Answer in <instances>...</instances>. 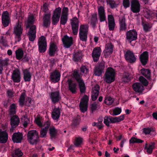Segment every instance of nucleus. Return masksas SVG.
<instances>
[{
  "label": "nucleus",
  "instance_id": "1",
  "mask_svg": "<svg viewBox=\"0 0 157 157\" xmlns=\"http://www.w3.org/2000/svg\"><path fill=\"white\" fill-rule=\"evenodd\" d=\"M27 136L29 142L31 145L36 144L40 141L38 132L36 130L29 131Z\"/></svg>",
  "mask_w": 157,
  "mask_h": 157
},
{
  "label": "nucleus",
  "instance_id": "2",
  "mask_svg": "<svg viewBox=\"0 0 157 157\" xmlns=\"http://www.w3.org/2000/svg\"><path fill=\"white\" fill-rule=\"evenodd\" d=\"M22 32L23 29L21 25L19 23H17L13 29V34L15 36L16 42H19L21 40Z\"/></svg>",
  "mask_w": 157,
  "mask_h": 157
},
{
  "label": "nucleus",
  "instance_id": "3",
  "mask_svg": "<svg viewBox=\"0 0 157 157\" xmlns=\"http://www.w3.org/2000/svg\"><path fill=\"white\" fill-rule=\"evenodd\" d=\"M105 78L104 80L107 83H111L115 80V72L111 67L108 68L105 73Z\"/></svg>",
  "mask_w": 157,
  "mask_h": 157
},
{
  "label": "nucleus",
  "instance_id": "4",
  "mask_svg": "<svg viewBox=\"0 0 157 157\" xmlns=\"http://www.w3.org/2000/svg\"><path fill=\"white\" fill-rule=\"evenodd\" d=\"M74 78L76 79L78 84L80 92L81 94L84 93L86 91V87L83 80L80 78L78 71H74L73 73Z\"/></svg>",
  "mask_w": 157,
  "mask_h": 157
},
{
  "label": "nucleus",
  "instance_id": "5",
  "mask_svg": "<svg viewBox=\"0 0 157 157\" xmlns=\"http://www.w3.org/2000/svg\"><path fill=\"white\" fill-rule=\"evenodd\" d=\"M88 26L87 25H82L79 29V37L82 41H86L87 38V33L88 32Z\"/></svg>",
  "mask_w": 157,
  "mask_h": 157
},
{
  "label": "nucleus",
  "instance_id": "6",
  "mask_svg": "<svg viewBox=\"0 0 157 157\" xmlns=\"http://www.w3.org/2000/svg\"><path fill=\"white\" fill-rule=\"evenodd\" d=\"M137 38V33L136 30H131L126 33V39L128 41L131 43L132 41L136 40Z\"/></svg>",
  "mask_w": 157,
  "mask_h": 157
},
{
  "label": "nucleus",
  "instance_id": "7",
  "mask_svg": "<svg viewBox=\"0 0 157 157\" xmlns=\"http://www.w3.org/2000/svg\"><path fill=\"white\" fill-rule=\"evenodd\" d=\"M39 50L40 52H44L46 50L47 42L45 37L42 36L38 40Z\"/></svg>",
  "mask_w": 157,
  "mask_h": 157
},
{
  "label": "nucleus",
  "instance_id": "8",
  "mask_svg": "<svg viewBox=\"0 0 157 157\" xmlns=\"http://www.w3.org/2000/svg\"><path fill=\"white\" fill-rule=\"evenodd\" d=\"M88 100V97L86 95L81 99L79 103V107L81 111L83 113H84L87 110Z\"/></svg>",
  "mask_w": 157,
  "mask_h": 157
},
{
  "label": "nucleus",
  "instance_id": "9",
  "mask_svg": "<svg viewBox=\"0 0 157 157\" xmlns=\"http://www.w3.org/2000/svg\"><path fill=\"white\" fill-rule=\"evenodd\" d=\"M61 11L59 7L56 8L54 10L52 17V23L53 25H56L59 22Z\"/></svg>",
  "mask_w": 157,
  "mask_h": 157
},
{
  "label": "nucleus",
  "instance_id": "10",
  "mask_svg": "<svg viewBox=\"0 0 157 157\" xmlns=\"http://www.w3.org/2000/svg\"><path fill=\"white\" fill-rule=\"evenodd\" d=\"M140 4L137 0H132L131 2L130 9L133 13H139L140 11Z\"/></svg>",
  "mask_w": 157,
  "mask_h": 157
},
{
  "label": "nucleus",
  "instance_id": "11",
  "mask_svg": "<svg viewBox=\"0 0 157 157\" xmlns=\"http://www.w3.org/2000/svg\"><path fill=\"white\" fill-rule=\"evenodd\" d=\"M105 68V66L104 62L102 61L99 63L98 65L96 66L94 69V74L96 76H100L102 73L104 72V70Z\"/></svg>",
  "mask_w": 157,
  "mask_h": 157
},
{
  "label": "nucleus",
  "instance_id": "12",
  "mask_svg": "<svg viewBox=\"0 0 157 157\" xmlns=\"http://www.w3.org/2000/svg\"><path fill=\"white\" fill-rule=\"evenodd\" d=\"M71 25L73 34L76 35L77 34L78 29L79 21L76 17H75L71 20Z\"/></svg>",
  "mask_w": 157,
  "mask_h": 157
},
{
  "label": "nucleus",
  "instance_id": "13",
  "mask_svg": "<svg viewBox=\"0 0 157 157\" xmlns=\"http://www.w3.org/2000/svg\"><path fill=\"white\" fill-rule=\"evenodd\" d=\"M30 27V29L27 34L29 36V40L33 41L35 40L36 37V26L34 25H33Z\"/></svg>",
  "mask_w": 157,
  "mask_h": 157
},
{
  "label": "nucleus",
  "instance_id": "14",
  "mask_svg": "<svg viewBox=\"0 0 157 157\" xmlns=\"http://www.w3.org/2000/svg\"><path fill=\"white\" fill-rule=\"evenodd\" d=\"M2 23L5 27H7L10 22V18L7 11H4L2 16Z\"/></svg>",
  "mask_w": 157,
  "mask_h": 157
},
{
  "label": "nucleus",
  "instance_id": "15",
  "mask_svg": "<svg viewBox=\"0 0 157 157\" xmlns=\"http://www.w3.org/2000/svg\"><path fill=\"white\" fill-rule=\"evenodd\" d=\"M64 46L66 48H70L73 44V39L72 37H69L67 35L64 36L62 39Z\"/></svg>",
  "mask_w": 157,
  "mask_h": 157
},
{
  "label": "nucleus",
  "instance_id": "16",
  "mask_svg": "<svg viewBox=\"0 0 157 157\" xmlns=\"http://www.w3.org/2000/svg\"><path fill=\"white\" fill-rule=\"evenodd\" d=\"M124 56L126 59L131 63L134 62L136 60V58L133 52L130 51L126 52Z\"/></svg>",
  "mask_w": 157,
  "mask_h": 157
},
{
  "label": "nucleus",
  "instance_id": "17",
  "mask_svg": "<svg viewBox=\"0 0 157 157\" xmlns=\"http://www.w3.org/2000/svg\"><path fill=\"white\" fill-rule=\"evenodd\" d=\"M101 49L99 47L95 48L93 50L92 54L94 62H97L99 59L101 54Z\"/></svg>",
  "mask_w": 157,
  "mask_h": 157
},
{
  "label": "nucleus",
  "instance_id": "18",
  "mask_svg": "<svg viewBox=\"0 0 157 157\" xmlns=\"http://www.w3.org/2000/svg\"><path fill=\"white\" fill-rule=\"evenodd\" d=\"M11 79L14 82L18 83L20 82V73L18 70L16 69L13 71L11 76Z\"/></svg>",
  "mask_w": 157,
  "mask_h": 157
},
{
  "label": "nucleus",
  "instance_id": "19",
  "mask_svg": "<svg viewBox=\"0 0 157 157\" xmlns=\"http://www.w3.org/2000/svg\"><path fill=\"white\" fill-rule=\"evenodd\" d=\"M67 82L68 85V90L72 94H75L76 92L77 84L71 79H68Z\"/></svg>",
  "mask_w": 157,
  "mask_h": 157
},
{
  "label": "nucleus",
  "instance_id": "20",
  "mask_svg": "<svg viewBox=\"0 0 157 157\" xmlns=\"http://www.w3.org/2000/svg\"><path fill=\"white\" fill-rule=\"evenodd\" d=\"M125 18L124 16L121 17L119 18L120 25V31H125L127 29V24L125 22Z\"/></svg>",
  "mask_w": 157,
  "mask_h": 157
},
{
  "label": "nucleus",
  "instance_id": "21",
  "mask_svg": "<svg viewBox=\"0 0 157 157\" xmlns=\"http://www.w3.org/2000/svg\"><path fill=\"white\" fill-rule=\"evenodd\" d=\"M50 97L52 102L54 104L58 102L61 99L59 91L51 92L50 94Z\"/></svg>",
  "mask_w": 157,
  "mask_h": 157
},
{
  "label": "nucleus",
  "instance_id": "22",
  "mask_svg": "<svg viewBox=\"0 0 157 157\" xmlns=\"http://www.w3.org/2000/svg\"><path fill=\"white\" fill-rule=\"evenodd\" d=\"M60 78V74L59 72L57 70H56L53 72L51 73L50 78L52 81L54 83L58 82Z\"/></svg>",
  "mask_w": 157,
  "mask_h": 157
},
{
  "label": "nucleus",
  "instance_id": "23",
  "mask_svg": "<svg viewBox=\"0 0 157 157\" xmlns=\"http://www.w3.org/2000/svg\"><path fill=\"white\" fill-rule=\"evenodd\" d=\"M140 61L143 65H146L148 61V53L147 51L144 52L140 56Z\"/></svg>",
  "mask_w": 157,
  "mask_h": 157
},
{
  "label": "nucleus",
  "instance_id": "24",
  "mask_svg": "<svg viewBox=\"0 0 157 157\" xmlns=\"http://www.w3.org/2000/svg\"><path fill=\"white\" fill-rule=\"evenodd\" d=\"M22 139L23 135L19 132L14 133L12 135V140L14 143H20Z\"/></svg>",
  "mask_w": 157,
  "mask_h": 157
},
{
  "label": "nucleus",
  "instance_id": "25",
  "mask_svg": "<svg viewBox=\"0 0 157 157\" xmlns=\"http://www.w3.org/2000/svg\"><path fill=\"white\" fill-rule=\"evenodd\" d=\"M98 18L100 22L104 21L106 20V17L104 7L100 6L98 8Z\"/></svg>",
  "mask_w": 157,
  "mask_h": 157
},
{
  "label": "nucleus",
  "instance_id": "26",
  "mask_svg": "<svg viewBox=\"0 0 157 157\" xmlns=\"http://www.w3.org/2000/svg\"><path fill=\"white\" fill-rule=\"evenodd\" d=\"M57 50V47L56 44L54 43L51 42L48 50V54L51 56H54Z\"/></svg>",
  "mask_w": 157,
  "mask_h": 157
},
{
  "label": "nucleus",
  "instance_id": "27",
  "mask_svg": "<svg viewBox=\"0 0 157 157\" xmlns=\"http://www.w3.org/2000/svg\"><path fill=\"white\" fill-rule=\"evenodd\" d=\"M113 48V45L111 43H109L106 45L104 51L105 58L107 57L112 53Z\"/></svg>",
  "mask_w": 157,
  "mask_h": 157
},
{
  "label": "nucleus",
  "instance_id": "28",
  "mask_svg": "<svg viewBox=\"0 0 157 157\" xmlns=\"http://www.w3.org/2000/svg\"><path fill=\"white\" fill-rule=\"evenodd\" d=\"M99 89L100 87L97 84L93 88V92L91 95V98L93 101H95L97 99L99 94Z\"/></svg>",
  "mask_w": 157,
  "mask_h": 157
},
{
  "label": "nucleus",
  "instance_id": "29",
  "mask_svg": "<svg viewBox=\"0 0 157 157\" xmlns=\"http://www.w3.org/2000/svg\"><path fill=\"white\" fill-rule=\"evenodd\" d=\"M20 122L19 118L17 115H13L10 119V124L12 128L16 127Z\"/></svg>",
  "mask_w": 157,
  "mask_h": 157
},
{
  "label": "nucleus",
  "instance_id": "30",
  "mask_svg": "<svg viewBox=\"0 0 157 157\" xmlns=\"http://www.w3.org/2000/svg\"><path fill=\"white\" fill-rule=\"evenodd\" d=\"M132 86L134 90L136 93H141L144 90L143 86L141 83L139 82L134 83Z\"/></svg>",
  "mask_w": 157,
  "mask_h": 157
},
{
  "label": "nucleus",
  "instance_id": "31",
  "mask_svg": "<svg viewBox=\"0 0 157 157\" xmlns=\"http://www.w3.org/2000/svg\"><path fill=\"white\" fill-rule=\"evenodd\" d=\"M50 16L51 14L49 13L44 15L43 18V26L47 28L49 26L50 23Z\"/></svg>",
  "mask_w": 157,
  "mask_h": 157
},
{
  "label": "nucleus",
  "instance_id": "32",
  "mask_svg": "<svg viewBox=\"0 0 157 157\" xmlns=\"http://www.w3.org/2000/svg\"><path fill=\"white\" fill-rule=\"evenodd\" d=\"M8 139L7 133L0 129V143L4 144L6 142Z\"/></svg>",
  "mask_w": 157,
  "mask_h": 157
},
{
  "label": "nucleus",
  "instance_id": "33",
  "mask_svg": "<svg viewBox=\"0 0 157 157\" xmlns=\"http://www.w3.org/2000/svg\"><path fill=\"white\" fill-rule=\"evenodd\" d=\"M46 124L44 128L41 129L40 132V137L41 138H45L48 128L50 126V123L48 122H45L44 125Z\"/></svg>",
  "mask_w": 157,
  "mask_h": 157
},
{
  "label": "nucleus",
  "instance_id": "34",
  "mask_svg": "<svg viewBox=\"0 0 157 157\" xmlns=\"http://www.w3.org/2000/svg\"><path fill=\"white\" fill-rule=\"evenodd\" d=\"M98 22V18L97 14L94 13L91 15L90 21V25L93 28L96 27V24Z\"/></svg>",
  "mask_w": 157,
  "mask_h": 157
},
{
  "label": "nucleus",
  "instance_id": "35",
  "mask_svg": "<svg viewBox=\"0 0 157 157\" xmlns=\"http://www.w3.org/2000/svg\"><path fill=\"white\" fill-rule=\"evenodd\" d=\"M140 71L141 74L147 79L150 81L151 80V72L149 69L142 68L140 70Z\"/></svg>",
  "mask_w": 157,
  "mask_h": 157
},
{
  "label": "nucleus",
  "instance_id": "36",
  "mask_svg": "<svg viewBox=\"0 0 157 157\" xmlns=\"http://www.w3.org/2000/svg\"><path fill=\"white\" fill-rule=\"evenodd\" d=\"M60 113V112L59 108H54L52 114V118L55 120L58 119L59 117Z\"/></svg>",
  "mask_w": 157,
  "mask_h": 157
},
{
  "label": "nucleus",
  "instance_id": "37",
  "mask_svg": "<svg viewBox=\"0 0 157 157\" xmlns=\"http://www.w3.org/2000/svg\"><path fill=\"white\" fill-rule=\"evenodd\" d=\"M16 57L18 60H20L23 57L24 52L21 48L18 49L15 52Z\"/></svg>",
  "mask_w": 157,
  "mask_h": 157
},
{
  "label": "nucleus",
  "instance_id": "38",
  "mask_svg": "<svg viewBox=\"0 0 157 157\" xmlns=\"http://www.w3.org/2000/svg\"><path fill=\"white\" fill-rule=\"evenodd\" d=\"M34 21V17L33 16H29L27 21L26 28H28L33 25Z\"/></svg>",
  "mask_w": 157,
  "mask_h": 157
},
{
  "label": "nucleus",
  "instance_id": "39",
  "mask_svg": "<svg viewBox=\"0 0 157 157\" xmlns=\"http://www.w3.org/2000/svg\"><path fill=\"white\" fill-rule=\"evenodd\" d=\"M82 58V53L77 52L74 54L73 59L74 61L78 62L81 61Z\"/></svg>",
  "mask_w": 157,
  "mask_h": 157
},
{
  "label": "nucleus",
  "instance_id": "40",
  "mask_svg": "<svg viewBox=\"0 0 157 157\" xmlns=\"http://www.w3.org/2000/svg\"><path fill=\"white\" fill-rule=\"evenodd\" d=\"M12 155L13 157H21L23 153L19 148H17L13 151Z\"/></svg>",
  "mask_w": 157,
  "mask_h": 157
},
{
  "label": "nucleus",
  "instance_id": "41",
  "mask_svg": "<svg viewBox=\"0 0 157 157\" xmlns=\"http://www.w3.org/2000/svg\"><path fill=\"white\" fill-rule=\"evenodd\" d=\"M130 80V75L128 73H124L121 78L122 81L124 82H127Z\"/></svg>",
  "mask_w": 157,
  "mask_h": 157
},
{
  "label": "nucleus",
  "instance_id": "42",
  "mask_svg": "<svg viewBox=\"0 0 157 157\" xmlns=\"http://www.w3.org/2000/svg\"><path fill=\"white\" fill-rule=\"evenodd\" d=\"M24 78L25 82L29 81L31 78L30 73L27 70H25L23 72Z\"/></svg>",
  "mask_w": 157,
  "mask_h": 157
},
{
  "label": "nucleus",
  "instance_id": "43",
  "mask_svg": "<svg viewBox=\"0 0 157 157\" xmlns=\"http://www.w3.org/2000/svg\"><path fill=\"white\" fill-rule=\"evenodd\" d=\"M16 109L15 105L14 104H12L10 106L9 115L11 116L15 114L16 113Z\"/></svg>",
  "mask_w": 157,
  "mask_h": 157
},
{
  "label": "nucleus",
  "instance_id": "44",
  "mask_svg": "<svg viewBox=\"0 0 157 157\" xmlns=\"http://www.w3.org/2000/svg\"><path fill=\"white\" fill-rule=\"evenodd\" d=\"M142 25L144 31L147 32L150 31V29L151 27L150 25L147 22H144L142 21Z\"/></svg>",
  "mask_w": 157,
  "mask_h": 157
},
{
  "label": "nucleus",
  "instance_id": "45",
  "mask_svg": "<svg viewBox=\"0 0 157 157\" xmlns=\"http://www.w3.org/2000/svg\"><path fill=\"white\" fill-rule=\"evenodd\" d=\"M10 60L7 58L2 59H0V64L3 67H7L9 64Z\"/></svg>",
  "mask_w": 157,
  "mask_h": 157
},
{
  "label": "nucleus",
  "instance_id": "46",
  "mask_svg": "<svg viewBox=\"0 0 157 157\" xmlns=\"http://www.w3.org/2000/svg\"><path fill=\"white\" fill-rule=\"evenodd\" d=\"M25 96V92H23L20 96L19 103L20 105L21 106H23L24 104Z\"/></svg>",
  "mask_w": 157,
  "mask_h": 157
},
{
  "label": "nucleus",
  "instance_id": "47",
  "mask_svg": "<svg viewBox=\"0 0 157 157\" xmlns=\"http://www.w3.org/2000/svg\"><path fill=\"white\" fill-rule=\"evenodd\" d=\"M155 144L154 143H151V144L149 145V147L145 149L148 154H151L152 153V150L155 147Z\"/></svg>",
  "mask_w": 157,
  "mask_h": 157
},
{
  "label": "nucleus",
  "instance_id": "48",
  "mask_svg": "<svg viewBox=\"0 0 157 157\" xmlns=\"http://www.w3.org/2000/svg\"><path fill=\"white\" fill-rule=\"evenodd\" d=\"M113 102V99L110 97H105L104 101V103L105 104L109 105H111Z\"/></svg>",
  "mask_w": 157,
  "mask_h": 157
},
{
  "label": "nucleus",
  "instance_id": "49",
  "mask_svg": "<svg viewBox=\"0 0 157 157\" xmlns=\"http://www.w3.org/2000/svg\"><path fill=\"white\" fill-rule=\"evenodd\" d=\"M139 80L144 85V86H147L148 84V82L147 81L143 76H140L139 78Z\"/></svg>",
  "mask_w": 157,
  "mask_h": 157
},
{
  "label": "nucleus",
  "instance_id": "50",
  "mask_svg": "<svg viewBox=\"0 0 157 157\" xmlns=\"http://www.w3.org/2000/svg\"><path fill=\"white\" fill-rule=\"evenodd\" d=\"M49 131L51 138L54 137L57 133V132L55 128L54 127L50 128L49 129Z\"/></svg>",
  "mask_w": 157,
  "mask_h": 157
},
{
  "label": "nucleus",
  "instance_id": "51",
  "mask_svg": "<svg viewBox=\"0 0 157 157\" xmlns=\"http://www.w3.org/2000/svg\"><path fill=\"white\" fill-rule=\"evenodd\" d=\"M130 143H142L143 141L142 140L137 139L134 137H132L129 141Z\"/></svg>",
  "mask_w": 157,
  "mask_h": 157
},
{
  "label": "nucleus",
  "instance_id": "52",
  "mask_svg": "<svg viewBox=\"0 0 157 157\" xmlns=\"http://www.w3.org/2000/svg\"><path fill=\"white\" fill-rule=\"evenodd\" d=\"M82 141V139L81 137L76 138L74 144L76 147H79L81 144Z\"/></svg>",
  "mask_w": 157,
  "mask_h": 157
},
{
  "label": "nucleus",
  "instance_id": "53",
  "mask_svg": "<svg viewBox=\"0 0 157 157\" xmlns=\"http://www.w3.org/2000/svg\"><path fill=\"white\" fill-rule=\"evenodd\" d=\"M121 112V108L117 107L113 110V116H116L119 114Z\"/></svg>",
  "mask_w": 157,
  "mask_h": 157
},
{
  "label": "nucleus",
  "instance_id": "54",
  "mask_svg": "<svg viewBox=\"0 0 157 157\" xmlns=\"http://www.w3.org/2000/svg\"><path fill=\"white\" fill-rule=\"evenodd\" d=\"M67 20V16L61 15L60 17V23L63 25H64L66 23Z\"/></svg>",
  "mask_w": 157,
  "mask_h": 157
},
{
  "label": "nucleus",
  "instance_id": "55",
  "mask_svg": "<svg viewBox=\"0 0 157 157\" xmlns=\"http://www.w3.org/2000/svg\"><path fill=\"white\" fill-rule=\"evenodd\" d=\"M41 117L38 116H37V117L35 119V123L38 125V126L40 127L42 126V123L41 121Z\"/></svg>",
  "mask_w": 157,
  "mask_h": 157
},
{
  "label": "nucleus",
  "instance_id": "56",
  "mask_svg": "<svg viewBox=\"0 0 157 157\" xmlns=\"http://www.w3.org/2000/svg\"><path fill=\"white\" fill-rule=\"evenodd\" d=\"M0 43L2 44L3 45L6 46L7 45V41L6 40V37H4L3 36L1 37Z\"/></svg>",
  "mask_w": 157,
  "mask_h": 157
},
{
  "label": "nucleus",
  "instance_id": "57",
  "mask_svg": "<svg viewBox=\"0 0 157 157\" xmlns=\"http://www.w3.org/2000/svg\"><path fill=\"white\" fill-rule=\"evenodd\" d=\"M108 25L109 30L110 31L113 30L115 25V22H109Z\"/></svg>",
  "mask_w": 157,
  "mask_h": 157
},
{
  "label": "nucleus",
  "instance_id": "58",
  "mask_svg": "<svg viewBox=\"0 0 157 157\" xmlns=\"http://www.w3.org/2000/svg\"><path fill=\"white\" fill-rule=\"evenodd\" d=\"M143 130L144 133L146 135L150 134L151 131H154L153 129H151V128H144L143 129Z\"/></svg>",
  "mask_w": 157,
  "mask_h": 157
},
{
  "label": "nucleus",
  "instance_id": "59",
  "mask_svg": "<svg viewBox=\"0 0 157 157\" xmlns=\"http://www.w3.org/2000/svg\"><path fill=\"white\" fill-rule=\"evenodd\" d=\"M109 4L111 8H113L117 6V5L115 3V2L114 1L110 0L109 1Z\"/></svg>",
  "mask_w": 157,
  "mask_h": 157
},
{
  "label": "nucleus",
  "instance_id": "60",
  "mask_svg": "<svg viewBox=\"0 0 157 157\" xmlns=\"http://www.w3.org/2000/svg\"><path fill=\"white\" fill-rule=\"evenodd\" d=\"M123 6L125 8H126L129 7V0H123Z\"/></svg>",
  "mask_w": 157,
  "mask_h": 157
},
{
  "label": "nucleus",
  "instance_id": "61",
  "mask_svg": "<svg viewBox=\"0 0 157 157\" xmlns=\"http://www.w3.org/2000/svg\"><path fill=\"white\" fill-rule=\"evenodd\" d=\"M43 11L45 13H48L49 10L48 4L45 3L44 4L43 7Z\"/></svg>",
  "mask_w": 157,
  "mask_h": 157
},
{
  "label": "nucleus",
  "instance_id": "62",
  "mask_svg": "<svg viewBox=\"0 0 157 157\" xmlns=\"http://www.w3.org/2000/svg\"><path fill=\"white\" fill-rule=\"evenodd\" d=\"M68 8L67 7H63L62 9V15H64L67 16L68 15Z\"/></svg>",
  "mask_w": 157,
  "mask_h": 157
},
{
  "label": "nucleus",
  "instance_id": "63",
  "mask_svg": "<svg viewBox=\"0 0 157 157\" xmlns=\"http://www.w3.org/2000/svg\"><path fill=\"white\" fill-rule=\"evenodd\" d=\"M98 105H97L95 102L91 104V109L92 112L95 111L98 107Z\"/></svg>",
  "mask_w": 157,
  "mask_h": 157
},
{
  "label": "nucleus",
  "instance_id": "64",
  "mask_svg": "<svg viewBox=\"0 0 157 157\" xmlns=\"http://www.w3.org/2000/svg\"><path fill=\"white\" fill-rule=\"evenodd\" d=\"M80 71L83 73L86 74L88 70L85 66H82L80 68Z\"/></svg>",
  "mask_w": 157,
  "mask_h": 157
}]
</instances>
